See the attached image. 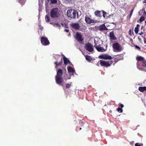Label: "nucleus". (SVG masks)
Instances as JSON below:
<instances>
[{
  "mask_svg": "<svg viewBox=\"0 0 146 146\" xmlns=\"http://www.w3.org/2000/svg\"><path fill=\"white\" fill-rule=\"evenodd\" d=\"M63 71L62 69H59L57 71L56 75L55 76V81L56 83L59 85L62 86L63 85V80L62 78Z\"/></svg>",
  "mask_w": 146,
  "mask_h": 146,
  "instance_id": "obj_1",
  "label": "nucleus"
},
{
  "mask_svg": "<svg viewBox=\"0 0 146 146\" xmlns=\"http://www.w3.org/2000/svg\"><path fill=\"white\" fill-rule=\"evenodd\" d=\"M60 11L57 8H53L50 13V15L52 18H57L60 15Z\"/></svg>",
  "mask_w": 146,
  "mask_h": 146,
  "instance_id": "obj_2",
  "label": "nucleus"
},
{
  "mask_svg": "<svg viewBox=\"0 0 146 146\" xmlns=\"http://www.w3.org/2000/svg\"><path fill=\"white\" fill-rule=\"evenodd\" d=\"M76 14L78 16L77 11L74 9H70L67 11V16L70 18V20L71 19H74L76 17Z\"/></svg>",
  "mask_w": 146,
  "mask_h": 146,
  "instance_id": "obj_3",
  "label": "nucleus"
},
{
  "mask_svg": "<svg viewBox=\"0 0 146 146\" xmlns=\"http://www.w3.org/2000/svg\"><path fill=\"white\" fill-rule=\"evenodd\" d=\"M100 64L101 66L106 68L110 66L113 63V60L105 61L103 60H100Z\"/></svg>",
  "mask_w": 146,
  "mask_h": 146,
  "instance_id": "obj_4",
  "label": "nucleus"
},
{
  "mask_svg": "<svg viewBox=\"0 0 146 146\" xmlns=\"http://www.w3.org/2000/svg\"><path fill=\"white\" fill-rule=\"evenodd\" d=\"M113 47L115 50L114 51L120 52L123 50V48L118 43L116 42L113 44Z\"/></svg>",
  "mask_w": 146,
  "mask_h": 146,
  "instance_id": "obj_5",
  "label": "nucleus"
},
{
  "mask_svg": "<svg viewBox=\"0 0 146 146\" xmlns=\"http://www.w3.org/2000/svg\"><path fill=\"white\" fill-rule=\"evenodd\" d=\"M40 40L41 43L44 46H47L50 44V42L49 40L46 37L44 36L41 37Z\"/></svg>",
  "mask_w": 146,
  "mask_h": 146,
  "instance_id": "obj_6",
  "label": "nucleus"
},
{
  "mask_svg": "<svg viewBox=\"0 0 146 146\" xmlns=\"http://www.w3.org/2000/svg\"><path fill=\"white\" fill-rule=\"evenodd\" d=\"M85 48L88 51L91 52L94 51L93 46L92 44L89 43L85 44Z\"/></svg>",
  "mask_w": 146,
  "mask_h": 146,
  "instance_id": "obj_7",
  "label": "nucleus"
},
{
  "mask_svg": "<svg viewBox=\"0 0 146 146\" xmlns=\"http://www.w3.org/2000/svg\"><path fill=\"white\" fill-rule=\"evenodd\" d=\"M75 39L79 42L81 43L83 40L82 35L80 33L78 32L76 33Z\"/></svg>",
  "mask_w": 146,
  "mask_h": 146,
  "instance_id": "obj_8",
  "label": "nucleus"
},
{
  "mask_svg": "<svg viewBox=\"0 0 146 146\" xmlns=\"http://www.w3.org/2000/svg\"><path fill=\"white\" fill-rule=\"evenodd\" d=\"M99 58L105 60H111L112 59V57L111 56L107 54L100 55L99 56Z\"/></svg>",
  "mask_w": 146,
  "mask_h": 146,
  "instance_id": "obj_9",
  "label": "nucleus"
},
{
  "mask_svg": "<svg viewBox=\"0 0 146 146\" xmlns=\"http://www.w3.org/2000/svg\"><path fill=\"white\" fill-rule=\"evenodd\" d=\"M94 47L97 49V50L100 52H104L106 51L107 49V46L105 47V48H104L102 47H101L100 45L98 46L96 45L95 44Z\"/></svg>",
  "mask_w": 146,
  "mask_h": 146,
  "instance_id": "obj_10",
  "label": "nucleus"
},
{
  "mask_svg": "<svg viewBox=\"0 0 146 146\" xmlns=\"http://www.w3.org/2000/svg\"><path fill=\"white\" fill-rule=\"evenodd\" d=\"M70 26L75 30H78L80 28V26L78 23H73L70 24Z\"/></svg>",
  "mask_w": 146,
  "mask_h": 146,
  "instance_id": "obj_11",
  "label": "nucleus"
},
{
  "mask_svg": "<svg viewBox=\"0 0 146 146\" xmlns=\"http://www.w3.org/2000/svg\"><path fill=\"white\" fill-rule=\"evenodd\" d=\"M110 39L112 40H115L117 39V38L114 35L113 31L110 32L109 34Z\"/></svg>",
  "mask_w": 146,
  "mask_h": 146,
  "instance_id": "obj_12",
  "label": "nucleus"
},
{
  "mask_svg": "<svg viewBox=\"0 0 146 146\" xmlns=\"http://www.w3.org/2000/svg\"><path fill=\"white\" fill-rule=\"evenodd\" d=\"M97 29L98 30L101 31L106 30L107 29L104 24H103L101 25L98 27L97 28Z\"/></svg>",
  "mask_w": 146,
  "mask_h": 146,
  "instance_id": "obj_13",
  "label": "nucleus"
},
{
  "mask_svg": "<svg viewBox=\"0 0 146 146\" xmlns=\"http://www.w3.org/2000/svg\"><path fill=\"white\" fill-rule=\"evenodd\" d=\"M68 69V72L69 74L72 73V75L74 74V73L75 72V70L72 68L70 66H68L67 67Z\"/></svg>",
  "mask_w": 146,
  "mask_h": 146,
  "instance_id": "obj_14",
  "label": "nucleus"
},
{
  "mask_svg": "<svg viewBox=\"0 0 146 146\" xmlns=\"http://www.w3.org/2000/svg\"><path fill=\"white\" fill-rule=\"evenodd\" d=\"M54 64L56 65L55 68H56L59 66H61L62 64V58L61 59L60 61L59 62L56 61L54 63Z\"/></svg>",
  "mask_w": 146,
  "mask_h": 146,
  "instance_id": "obj_15",
  "label": "nucleus"
},
{
  "mask_svg": "<svg viewBox=\"0 0 146 146\" xmlns=\"http://www.w3.org/2000/svg\"><path fill=\"white\" fill-rule=\"evenodd\" d=\"M63 60L64 64L65 65H67L68 63H69V64L70 63V62L69 61V60H68L67 58H66L65 56H64L63 58Z\"/></svg>",
  "mask_w": 146,
  "mask_h": 146,
  "instance_id": "obj_16",
  "label": "nucleus"
},
{
  "mask_svg": "<svg viewBox=\"0 0 146 146\" xmlns=\"http://www.w3.org/2000/svg\"><path fill=\"white\" fill-rule=\"evenodd\" d=\"M101 11H97L95 12L94 14L96 16L100 17H102V15L100 13Z\"/></svg>",
  "mask_w": 146,
  "mask_h": 146,
  "instance_id": "obj_17",
  "label": "nucleus"
},
{
  "mask_svg": "<svg viewBox=\"0 0 146 146\" xmlns=\"http://www.w3.org/2000/svg\"><path fill=\"white\" fill-rule=\"evenodd\" d=\"M138 90L141 92H143L146 91V87H139Z\"/></svg>",
  "mask_w": 146,
  "mask_h": 146,
  "instance_id": "obj_18",
  "label": "nucleus"
},
{
  "mask_svg": "<svg viewBox=\"0 0 146 146\" xmlns=\"http://www.w3.org/2000/svg\"><path fill=\"white\" fill-rule=\"evenodd\" d=\"M145 59L144 58L141 56H137L136 57V60L138 61H143Z\"/></svg>",
  "mask_w": 146,
  "mask_h": 146,
  "instance_id": "obj_19",
  "label": "nucleus"
},
{
  "mask_svg": "<svg viewBox=\"0 0 146 146\" xmlns=\"http://www.w3.org/2000/svg\"><path fill=\"white\" fill-rule=\"evenodd\" d=\"M86 60L88 62H90L92 60V58L91 56L89 55H86L85 56Z\"/></svg>",
  "mask_w": 146,
  "mask_h": 146,
  "instance_id": "obj_20",
  "label": "nucleus"
},
{
  "mask_svg": "<svg viewBox=\"0 0 146 146\" xmlns=\"http://www.w3.org/2000/svg\"><path fill=\"white\" fill-rule=\"evenodd\" d=\"M91 20V19L88 17L86 16L85 17V21L86 23L89 24L90 21Z\"/></svg>",
  "mask_w": 146,
  "mask_h": 146,
  "instance_id": "obj_21",
  "label": "nucleus"
},
{
  "mask_svg": "<svg viewBox=\"0 0 146 146\" xmlns=\"http://www.w3.org/2000/svg\"><path fill=\"white\" fill-rule=\"evenodd\" d=\"M48 3H49L50 1V3L52 4H55L57 3V0H47Z\"/></svg>",
  "mask_w": 146,
  "mask_h": 146,
  "instance_id": "obj_22",
  "label": "nucleus"
},
{
  "mask_svg": "<svg viewBox=\"0 0 146 146\" xmlns=\"http://www.w3.org/2000/svg\"><path fill=\"white\" fill-rule=\"evenodd\" d=\"M141 66L143 67H146V60L144 59L142 62Z\"/></svg>",
  "mask_w": 146,
  "mask_h": 146,
  "instance_id": "obj_23",
  "label": "nucleus"
},
{
  "mask_svg": "<svg viewBox=\"0 0 146 146\" xmlns=\"http://www.w3.org/2000/svg\"><path fill=\"white\" fill-rule=\"evenodd\" d=\"M18 1L19 2L21 5H23L26 1V0H18Z\"/></svg>",
  "mask_w": 146,
  "mask_h": 146,
  "instance_id": "obj_24",
  "label": "nucleus"
},
{
  "mask_svg": "<svg viewBox=\"0 0 146 146\" xmlns=\"http://www.w3.org/2000/svg\"><path fill=\"white\" fill-rule=\"evenodd\" d=\"M134 9H132L131 11V12L129 15L128 16L127 18H129V19H130L133 13V11Z\"/></svg>",
  "mask_w": 146,
  "mask_h": 146,
  "instance_id": "obj_25",
  "label": "nucleus"
},
{
  "mask_svg": "<svg viewBox=\"0 0 146 146\" xmlns=\"http://www.w3.org/2000/svg\"><path fill=\"white\" fill-rule=\"evenodd\" d=\"M45 19L46 21L47 22L50 21V18L48 15H46L45 17Z\"/></svg>",
  "mask_w": 146,
  "mask_h": 146,
  "instance_id": "obj_26",
  "label": "nucleus"
},
{
  "mask_svg": "<svg viewBox=\"0 0 146 146\" xmlns=\"http://www.w3.org/2000/svg\"><path fill=\"white\" fill-rule=\"evenodd\" d=\"M71 84L67 83L65 84V88L66 89L69 88L71 86Z\"/></svg>",
  "mask_w": 146,
  "mask_h": 146,
  "instance_id": "obj_27",
  "label": "nucleus"
},
{
  "mask_svg": "<svg viewBox=\"0 0 146 146\" xmlns=\"http://www.w3.org/2000/svg\"><path fill=\"white\" fill-rule=\"evenodd\" d=\"M116 56H114V57H113L112 59L114 58V62H115V63L117 62H118L119 60V58H117L116 57L115 58V57Z\"/></svg>",
  "mask_w": 146,
  "mask_h": 146,
  "instance_id": "obj_28",
  "label": "nucleus"
},
{
  "mask_svg": "<svg viewBox=\"0 0 146 146\" xmlns=\"http://www.w3.org/2000/svg\"><path fill=\"white\" fill-rule=\"evenodd\" d=\"M97 22V21L94 20L92 19H91V20L90 21L89 24H91L92 23H96Z\"/></svg>",
  "mask_w": 146,
  "mask_h": 146,
  "instance_id": "obj_29",
  "label": "nucleus"
},
{
  "mask_svg": "<svg viewBox=\"0 0 146 146\" xmlns=\"http://www.w3.org/2000/svg\"><path fill=\"white\" fill-rule=\"evenodd\" d=\"M145 20V17L143 16H142L140 17L139 21L140 22L143 21Z\"/></svg>",
  "mask_w": 146,
  "mask_h": 146,
  "instance_id": "obj_30",
  "label": "nucleus"
},
{
  "mask_svg": "<svg viewBox=\"0 0 146 146\" xmlns=\"http://www.w3.org/2000/svg\"><path fill=\"white\" fill-rule=\"evenodd\" d=\"M117 111L119 113H122L123 112L122 109L121 108H120L119 107L117 109Z\"/></svg>",
  "mask_w": 146,
  "mask_h": 146,
  "instance_id": "obj_31",
  "label": "nucleus"
},
{
  "mask_svg": "<svg viewBox=\"0 0 146 146\" xmlns=\"http://www.w3.org/2000/svg\"><path fill=\"white\" fill-rule=\"evenodd\" d=\"M139 28L138 27H135V28L134 31L136 34H137L138 32Z\"/></svg>",
  "mask_w": 146,
  "mask_h": 146,
  "instance_id": "obj_32",
  "label": "nucleus"
},
{
  "mask_svg": "<svg viewBox=\"0 0 146 146\" xmlns=\"http://www.w3.org/2000/svg\"><path fill=\"white\" fill-rule=\"evenodd\" d=\"M102 13L103 17L104 18H105L106 15L107 13L104 11H103Z\"/></svg>",
  "mask_w": 146,
  "mask_h": 146,
  "instance_id": "obj_33",
  "label": "nucleus"
},
{
  "mask_svg": "<svg viewBox=\"0 0 146 146\" xmlns=\"http://www.w3.org/2000/svg\"><path fill=\"white\" fill-rule=\"evenodd\" d=\"M119 107L120 108H121V109L124 107L123 105L122 104H121L120 103H119Z\"/></svg>",
  "mask_w": 146,
  "mask_h": 146,
  "instance_id": "obj_34",
  "label": "nucleus"
},
{
  "mask_svg": "<svg viewBox=\"0 0 146 146\" xmlns=\"http://www.w3.org/2000/svg\"><path fill=\"white\" fill-rule=\"evenodd\" d=\"M138 39L139 42L141 43H142V40L141 38H140V36H139L138 37Z\"/></svg>",
  "mask_w": 146,
  "mask_h": 146,
  "instance_id": "obj_35",
  "label": "nucleus"
},
{
  "mask_svg": "<svg viewBox=\"0 0 146 146\" xmlns=\"http://www.w3.org/2000/svg\"><path fill=\"white\" fill-rule=\"evenodd\" d=\"M135 146H141V145H143V144H139V143H136L135 144Z\"/></svg>",
  "mask_w": 146,
  "mask_h": 146,
  "instance_id": "obj_36",
  "label": "nucleus"
},
{
  "mask_svg": "<svg viewBox=\"0 0 146 146\" xmlns=\"http://www.w3.org/2000/svg\"><path fill=\"white\" fill-rule=\"evenodd\" d=\"M64 28H68V25L66 23H64Z\"/></svg>",
  "mask_w": 146,
  "mask_h": 146,
  "instance_id": "obj_37",
  "label": "nucleus"
},
{
  "mask_svg": "<svg viewBox=\"0 0 146 146\" xmlns=\"http://www.w3.org/2000/svg\"><path fill=\"white\" fill-rule=\"evenodd\" d=\"M54 25L58 26H60V24L58 23H54Z\"/></svg>",
  "mask_w": 146,
  "mask_h": 146,
  "instance_id": "obj_38",
  "label": "nucleus"
},
{
  "mask_svg": "<svg viewBox=\"0 0 146 146\" xmlns=\"http://www.w3.org/2000/svg\"><path fill=\"white\" fill-rule=\"evenodd\" d=\"M142 37H143L144 39V42L145 44H146V39H145V38L144 37H143V36H142Z\"/></svg>",
  "mask_w": 146,
  "mask_h": 146,
  "instance_id": "obj_39",
  "label": "nucleus"
},
{
  "mask_svg": "<svg viewBox=\"0 0 146 146\" xmlns=\"http://www.w3.org/2000/svg\"><path fill=\"white\" fill-rule=\"evenodd\" d=\"M135 47L136 48H137V49H140V48L139 47V46H138L137 45H135Z\"/></svg>",
  "mask_w": 146,
  "mask_h": 146,
  "instance_id": "obj_40",
  "label": "nucleus"
},
{
  "mask_svg": "<svg viewBox=\"0 0 146 146\" xmlns=\"http://www.w3.org/2000/svg\"><path fill=\"white\" fill-rule=\"evenodd\" d=\"M129 35L130 36H131V30H129Z\"/></svg>",
  "mask_w": 146,
  "mask_h": 146,
  "instance_id": "obj_41",
  "label": "nucleus"
},
{
  "mask_svg": "<svg viewBox=\"0 0 146 146\" xmlns=\"http://www.w3.org/2000/svg\"><path fill=\"white\" fill-rule=\"evenodd\" d=\"M64 31L66 33H68L69 31V30L68 29H65Z\"/></svg>",
  "mask_w": 146,
  "mask_h": 146,
  "instance_id": "obj_42",
  "label": "nucleus"
},
{
  "mask_svg": "<svg viewBox=\"0 0 146 146\" xmlns=\"http://www.w3.org/2000/svg\"><path fill=\"white\" fill-rule=\"evenodd\" d=\"M143 34V32L141 31V33H139V35H142Z\"/></svg>",
  "mask_w": 146,
  "mask_h": 146,
  "instance_id": "obj_43",
  "label": "nucleus"
},
{
  "mask_svg": "<svg viewBox=\"0 0 146 146\" xmlns=\"http://www.w3.org/2000/svg\"><path fill=\"white\" fill-rule=\"evenodd\" d=\"M72 0H66V1H67L68 2H69V3L71 2Z\"/></svg>",
  "mask_w": 146,
  "mask_h": 146,
  "instance_id": "obj_44",
  "label": "nucleus"
},
{
  "mask_svg": "<svg viewBox=\"0 0 146 146\" xmlns=\"http://www.w3.org/2000/svg\"><path fill=\"white\" fill-rule=\"evenodd\" d=\"M146 15V12L145 11H144V12L143 15Z\"/></svg>",
  "mask_w": 146,
  "mask_h": 146,
  "instance_id": "obj_45",
  "label": "nucleus"
},
{
  "mask_svg": "<svg viewBox=\"0 0 146 146\" xmlns=\"http://www.w3.org/2000/svg\"><path fill=\"white\" fill-rule=\"evenodd\" d=\"M139 24H137L136 25V27H138L139 28Z\"/></svg>",
  "mask_w": 146,
  "mask_h": 146,
  "instance_id": "obj_46",
  "label": "nucleus"
},
{
  "mask_svg": "<svg viewBox=\"0 0 146 146\" xmlns=\"http://www.w3.org/2000/svg\"><path fill=\"white\" fill-rule=\"evenodd\" d=\"M143 3H146V0H144L143 1Z\"/></svg>",
  "mask_w": 146,
  "mask_h": 146,
  "instance_id": "obj_47",
  "label": "nucleus"
},
{
  "mask_svg": "<svg viewBox=\"0 0 146 146\" xmlns=\"http://www.w3.org/2000/svg\"><path fill=\"white\" fill-rule=\"evenodd\" d=\"M40 29L41 31L43 29V27H40Z\"/></svg>",
  "mask_w": 146,
  "mask_h": 146,
  "instance_id": "obj_48",
  "label": "nucleus"
},
{
  "mask_svg": "<svg viewBox=\"0 0 146 146\" xmlns=\"http://www.w3.org/2000/svg\"><path fill=\"white\" fill-rule=\"evenodd\" d=\"M70 77H69L68 78H67V79H70Z\"/></svg>",
  "mask_w": 146,
  "mask_h": 146,
  "instance_id": "obj_49",
  "label": "nucleus"
},
{
  "mask_svg": "<svg viewBox=\"0 0 146 146\" xmlns=\"http://www.w3.org/2000/svg\"><path fill=\"white\" fill-rule=\"evenodd\" d=\"M110 113H111V112H112V111H111V110H110Z\"/></svg>",
  "mask_w": 146,
  "mask_h": 146,
  "instance_id": "obj_50",
  "label": "nucleus"
},
{
  "mask_svg": "<svg viewBox=\"0 0 146 146\" xmlns=\"http://www.w3.org/2000/svg\"><path fill=\"white\" fill-rule=\"evenodd\" d=\"M82 129V128H80L79 129V130H81V129Z\"/></svg>",
  "mask_w": 146,
  "mask_h": 146,
  "instance_id": "obj_51",
  "label": "nucleus"
},
{
  "mask_svg": "<svg viewBox=\"0 0 146 146\" xmlns=\"http://www.w3.org/2000/svg\"><path fill=\"white\" fill-rule=\"evenodd\" d=\"M145 24L146 25V21H145Z\"/></svg>",
  "mask_w": 146,
  "mask_h": 146,
  "instance_id": "obj_52",
  "label": "nucleus"
},
{
  "mask_svg": "<svg viewBox=\"0 0 146 146\" xmlns=\"http://www.w3.org/2000/svg\"><path fill=\"white\" fill-rule=\"evenodd\" d=\"M143 28V26H141V28Z\"/></svg>",
  "mask_w": 146,
  "mask_h": 146,
  "instance_id": "obj_53",
  "label": "nucleus"
},
{
  "mask_svg": "<svg viewBox=\"0 0 146 146\" xmlns=\"http://www.w3.org/2000/svg\"><path fill=\"white\" fill-rule=\"evenodd\" d=\"M130 40L132 41V40H132V39H130Z\"/></svg>",
  "mask_w": 146,
  "mask_h": 146,
  "instance_id": "obj_54",
  "label": "nucleus"
},
{
  "mask_svg": "<svg viewBox=\"0 0 146 146\" xmlns=\"http://www.w3.org/2000/svg\"><path fill=\"white\" fill-rule=\"evenodd\" d=\"M143 10H144V9H142V10H143Z\"/></svg>",
  "mask_w": 146,
  "mask_h": 146,
  "instance_id": "obj_55",
  "label": "nucleus"
},
{
  "mask_svg": "<svg viewBox=\"0 0 146 146\" xmlns=\"http://www.w3.org/2000/svg\"><path fill=\"white\" fill-rule=\"evenodd\" d=\"M65 71H66V70H65Z\"/></svg>",
  "mask_w": 146,
  "mask_h": 146,
  "instance_id": "obj_56",
  "label": "nucleus"
},
{
  "mask_svg": "<svg viewBox=\"0 0 146 146\" xmlns=\"http://www.w3.org/2000/svg\"><path fill=\"white\" fill-rule=\"evenodd\" d=\"M66 75H67V74H66Z\"/></svg>",
  "mask_w": 146,
  "mask_h": 146,
  "instance_id": "obj_57",
  "label": "nucleus"
},
{
  "mask_svg": "<svg viewBox=\"0 0 146 146\" xmlns=\"http://www.w3.org/2000/svg\"><path fill=\"white\" fill-rule=\"evenodd\" d=\"M19 21H20V20H21L20 19H19Z\"/></svg>",
  "mask_w": 146,
  "mask_h": 146,
  "instance_id": "obj_58",
  "label": "nucleus"
}]
</instances>
